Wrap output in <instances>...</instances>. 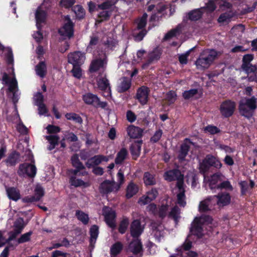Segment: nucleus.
<instances>
[{
	"label": "nucleus",
	"mask_w": 257,
	"mask_h": 257,
	"mask_svg": "<svg viewBox=\"0 0 257 257\" xmlns=\"http://www.w3.org/2000/svg\"><path fill=\"white\" fill-rule=\"evenodd\" d=\"M212 218L209 216L196 217L191 225L190 232L193 234L201 237L203 234V228L206 225H209V227H212L210 225L212 224Z\"/></svg>",
	"instance_id": "nucleus-1"
},
{
	"label": "nucleus",
	"mask_w": 257,
	"mask_h": 257,
	"mask_svg": "<svg viewBox=\"0 0 257 257\" xmlns=\"http://www.w3.org/2000/svg\"><path fill=\"white\" fill-rule=\"evenodd\" d=\"M256 98L254 96L250 98H242L240 101L239 105L240 113L247 118L250 117L256 108Z\"/></svg>",
	"instance_id": "nucleus-2"
},
{
	"label": "nucleus",
	"mask_w": 257,
	"mask_h": 257,
	"mask_svg": "<svg viewBox=\"0 0 257 257\" xmlns=\"http://www.w3.org/2000/svg\"><path fill=\"white\" fill-rule=\"evenodd\" d=\"M2 82L8 86V90L13 94V100L14 103L18 102L20 93L19 92L18 82L15 76L10 78L6 73H4L2 78Z\"/></svg>",
	"instance_id": "nucleus-3"
},
{
	"label": "nucleus",
	"mask_w": 257,
	"mask_h": 257,
	"mask_svg": "<svg viewBox=\"0 0 257 257\" xmlns=\"http://www.w3.org/2000/svg\"><path fill=\"white\" fill-rule=\"evenodd\" d=\"M96 83L98 88L102 91V95L108 97L111 95V89L109 80L106 75L101 74L96 78Z\"/></svg>",
	"instance_id": "nucleus-4"
},
{
	"label": "nucleus",
	"mask_w": 257,
	"mask_h": 257,
	"mask_svg": "<svg viewBox=\"0 0 257 257\" xmlns=\"http://www.w3.org/2000/svg\"><path fill=\"white\" fill-rule=\"evenodd\" d=\"M59 33L63 39L70 38L73 35V24L68 16L65 17L64 24L59 30Z\"/></svg>",
	"instance_id": "nucleus-5"
},
{
	"label": "nucleus",
	"mask_w": 257,
	"mask_h": 257,
	"mask_svg": "<svg viewBox=\"0 0 257 257\" xmlns=\"http://www.w3.org/2000/svg\"><path fill=\"white\" fill-rule=\"evenodd\" d=\"M117 1V0H107L103 4L98 6V9L103 11L99 14L98 17L100 20H97L96 22L100 23L104 20H107L109 18L110 13L106 11V10L111 9Z\"/></svg>",
	"instance_id": "nucleus-6"
},
{
	"label": "nucleus",
	"mask_w": 257,
	"mask_h": 257,
	"mask_svg": "<svg viewBox=\"0 0 257 257\" xmlns=\"http://www.w3.org/2000/svg\"><path fill=\"white\" fill-rule=\"evenodd\" d=\"M83 100L86 104H91L97 107L105 108L107 105V103L106 102L100 101L97 95L91 93H88L83 95Z\"/></svg>",
	"instance_id": "nucleus-7"
},
{
	"label": "nucleus",
	"mask_w": 257,
	"mask_h": 257,
	"mask_svg": "<svg viewBox=\"0 0 257 257\" xmlns=\"http://www.w3.org/2000/svg\"><path fill=\"white\" fill-rule=\"evenodd\" d=\"M211 166L219 169L222 167V164L217 158L211 155H208L200 163V169L201 171L205 172L208 167Z\"/></svg>",
	"instance_id": "nucleus-8"
},
{
	"label": "nucleus",
	"mask_w": 257,
	"mask_h": 257,
	"mask_svg": "<svg viewBox=\"0 0 257 257\" xmlns=\"http://www.w3.org/2000/svg\"><path fill=\"white\" fill-rule=\"evenodd\" d=\"M107 59L105 55L101 57L94 59L90 65L89 70L91 72H96L99 70L104 71L106 68Z\"/></svg>",
	"instance_id": "nucleus-9"
},
{
	"label": "nucleus",
	"mask_w": 257,
	"mask_h": 257,
	"mask_svg": "<svg viewBox=\"0 0 257 257\" xmlns=\"http://www.w3.org/2000/svg\"><path fill=\"white\" fill-rule=\"evenodd\" d=\"M37 169L34 164L24 163L19 166L18 174L20 176L34 177L36 174Z\"/></svg>",
	"instance_id": "nucleus-10"
},
{
	"label": "nucleus",
	"mask_w": 257,
	"mask_h": 257,
	"mask_svg": "<svg viewBox=\"0 0 257 257\" xmlns=\"http://www.w3.org/2000/svg\"><path fill=\"white\" fill-rule=\"evenodd\" d=\"M119 188L120 185L114 181L106 180L100 184L99 191L102 194H108L110 192H116Z\"/></svg>",
	"instance_id": "nucleus-11"
},
{
	"label": "nucleus",
	"mask_w": 257,
	"mask_h": 257,
	"mask_svg": "<svg viewBox=\"0 0 257 257\" xmlns=\"http://www.w3.org/2000/svg\"><path fill=\"white\" fill-rule=\"evenodd\" d=\"M175 193L177 194V203L182 207H184L186 205V197L185 195V189L183 185V182L181 179L179 180L176 187L175 189Z\"/></svg>",
	"instance_id": "nucleus-12"
},
{
	"label": "nucleus",
	"mask_w": 257,
	"mask_h": 257,
	"mask_svg": "<svg viewBox=\"0 0 257 257\" xmlns=\"http://www.w3.org/2000/svg\"><path fill=\"white\" fill-rule=\"evenodd\" d=\"M212 197L213 200V203L215 205L217 204L219 207L227 205L231 201V197L229 194L226 192L218 193Z\"/></svg>",
	"instance_id": "nucleus-13"
},
{
	"label": "nucleus",
	"mask_w": 257,
	"mask_h": 257,
	"mask_svg": "<svg viewBox=\"0 0 257 257\" xmlns=\"http://www.w3.org/2000/svg\"><path fill=\"white\" fill-rule=\"evenodd\" d=\"M103 215L104 216L106 224L111 228L115 227V212L111 208L108 207H104L103 208Z\"/></svg>",
	"instance_id": "nucleus-14"
},
{
	"label": "nucleus",
	"mask_w": 257,
	"mask_h": 257,
	"mask_svg": "<svg viewBox=\"0 0 257 257\" xmlns=\"http://www.w3.org/2000/svg\"><path fill=\"white\" fill-rule=\"evenodd\" d=\"M102 42L105 46V49L107 51L113 50L117 45L115 37L111 32L105 34L102 38Z\"/></svg>",
	"instance_id": "nucleus-15"
},
{
	"label": "nucleus",
	"mask_w": 257,
	"mask_h": 257,
	"mask_svg": "<svg viewBox=\"0 0 257 257\" xmlns=\"http://www.w3.org/2000/svg\"><path fill=\"white\" fill-rule=\"evenodd\" d=\"M235 107L234 102L227 100L222 102L220 106V111L224 117H229L232 115Z\"/></svg>",
	"instance_id": "nucleus-16"
},
{
	"label": "nucleus",
	"mask_w": 257,
	"mask_h": 257,
	"mask_svg": "<svg viewBox=\"0 0 257 257\" xmlns=\"http://www.w3.org/2000/svg\"><path fill=\"white\" fill-rule=\"evenodd\" d=\"M68 62L73 66H80L83 64L85 60V54L79 51L70 53L68 56Z\"/></svg>",
	"instance_id": "nucleus-17"
},
{
	"label": "nucleus",
	"mask_w": 257,
	"mask_h": 257,
	"mask_svg": "<svg viewBox=\"0 0 257 257\" xmlns=\"http://www.w3.org/2000/svg\"><path fill=\"white\" fill-rule=\"evenodd\" d=\"M224 177L221 173L214 174L210 177L204 176V180L207 183L211 189H218L219 183V182L221 181Z\"/></svg>",
	"instance_id": "nucleus-18"
},
{
	"label": "nucleus",
	"mask_w": 257,
	"mask_h": 257,
	"mask_svg": "<svg viewBox=\"0 0 257 257\" xmlns=\"http://www.w3.org/2000/svg\"><path fill=\"white\" fill-rule=\"evenodd\" d=\"M149 93V88L147 86H142L137 91L136 98L141 104L145 105L148 101Z\"/></svg>",
	"instance_id": "nucleus-19"
},
{
	"label": "nucleus",
	"mask_w": 257,
	"mask_h": 257,
	"mask_svg": "<svg viewBox=\"0 0 257 257\" xmlns=\"http://www.w3.org/2000/svg\"><path fill=\"white\" fill-rule=\"evenodd\" d=\"M216 6H219L220 8L223 10L225 8H229L231 5L225 0H210L206 5V8L209 12L213 11Z\"/></svg>",
	"instance_id": "nucleus-20"
},
{
	"label": "nucleus",
	"mask_w": 257,
	"mask_h": 257,
	"mask_svg": "<svg viewBox=\"0 0 257 257\" xmlns=\"http://www.w3.org/2000/svg\"><path fill=\"white\" fill-rule=\"evenodd\" d=\"M108 160L109 158L107 156L103 155H96L87 161L86 166L88 168H90L92 166L98 165L102 162H108Z\"/></svg>",
	"instance_id": "nucleus-21"
},
{
	"label": "nucleus",
	"mask_w": 257,
	"mask_h": 257,
	"mask_svg": "<svg viewBox=\"0 0 257 257\" xmlns=\"http://www.w3.org/2000/svg\"><path fill=\"white\" fill-rule=\"evenodd\" d=\"M164 178L165 180L169 181L177 180V184L180 179H181L182 181L183 182V177L181 175L180 172L178 170H170L166 172L164 174Z\"/></svg>",
	"instance_id": "nucleus-22"
},
{
	"label": "nucleus",
	"mask_w": 257,
	"mask_h": 257,
	"mask_svg": "<svg viewBox=\"0 0 257 257\" xmlns=\"http://www.w3.org/2000/svg\"><path fill=\"white\" fill-rule=\"evenodd\" d=\"M213 200L212 196H210L201 201L199 205V210L201 212H205L212 209L215 205L213 203Z\"/></svg>",
	"instance_id": "nucleus-23"
},
{
	"label": "nucleus",
	"mask_w": 257,
	"mask_h": 257,
	"mask_svg": "<svg viewBox=\"0 0 257 257\" xmlns=\"http://www.w3.org/2000/svg\"><path fill=\"white\" fill-rule=\"evenodd\" d=\"M201 53L211 65L221 54L219 52L216 51L214 49L206 50L203 51Z\"/></svg>",
	"instance_id": "nucleus-24"
},
{
	"label": "nucleus",
	"mask_w": 257,
	"mask_h": 257,
	"mask_svg": "<svg viewBox=\"0 0 257 257\" xmlns=\"http://www.w3.org/2000/svg\"><path fill=\"white\" fill-rule=\"evenodd\" d=\"M151 226L154 235L160 241L161 238L164 235V226L160 222H152Z\"/></svg>",
	"instance_id": "nucleus-25"
},
{
	"label": "nucleus",
	"mask_w": 257,
	"mask_h": 257,
	"mask_svg": "<svg viewBox=\"0 0 257 257\" xmlns=\"http://www.w3.org/2000/svg\"><path fill=\"white\" fill-rule=\"evenodd\" d=\"M35 18L37 27L40 30L41 28L42 24L45 22L46 18V12L42 10L41 8H38L36 12Z\"/></svg>",
	"instance_id": "nucleus-26"
},
{
	"label": "nucleus",
	"mask_w": 257,
	"mask_h": 257,
	"mask_svg": "<svg viewBox=\"0 0 257 257\" xmlns=\"http://www.w3.org/2000/svg\"><path fill=\"white\" fill-rule=\"evenodd\" d=\"M143 229L144 228L141 225L140 221L134 220L132 222L131 227L132 235L134 237L139 236L142 233Z\"/></svg>",
	"instance_id": "nucleus-27"
},
{
	"label": "nucleus",
	"mask_w": 257,
	"mask_h": 257,
	"mask_svg": "<svg viewBox=\"0 0 257 257\" xmlns=\"http://www.w3.org/2000/svg\"><path fill=\"white\" fill-rule=\"evenodd\" d=\"M72 164L73 167L76 168L75 170L70 171L74 175H77L79 170L84 169L83 164L80 162L78 155H74L71 158Z\"/></svg>",
	"instance_id": "nucleus-28"
},
{
	"label": "nucleus",
	"mask_w": 257,
	"mask_h": 257,
	"mask_svg": "<svg viewBox=\"0 0 257 257\" xmlns=\"http://www.w3.org/2000/svg\"><path fill=\"white\" fill-rule=\"evenodd\" d=\"M126 131L128 136L131 138L133 139L139 138L141 136L142 133V131L141 128L133 125L128 126Z\"/></svg>",
	"instance_id": "nucleus-29"
},
{
	"label": "nucleus",
	"mask_w": 257,
	"mask_h": 257,
	"mask_svg": "<svg viewBox=\"0 0 257 257\" xmlns=\"http://www.w3.org/2000/svg\"><path fill=\"white\" fill-rule=\"evenodd\" d=\"M195 64L197 69L200 70L207 69L211 65L202 53L200 54L199 57L196 61Z\"/></svg>",
	"instance_id": "nucleus-30"
},
{
	"label": "nucleus",
	"mask_w": 257,
	"mask_h": 257,
	"mask_svg": "<svg viewBox=\"0 0 257 257\" xmlns=\"http://www.w3.org/2000/svg\"><path fill=\"white\" fill-rule=\"evenodd\" d=\"M160 55L161 52L158 49L154 50L149 54L148 61L142 66L143 68H146L154 61L158 60L160 58Z\"/></svg>",
	"instance_id": "nucleus-31"
},
{
	"label": "nucleus",
	"mask_w": 257,
	"mask_h": 257,
	"mask_svg": "<svg viewBox=\"0 0 257 257\" xmlns=\"http://www.w3.org/2000/svg\"><path fill=\"white\" fill-rule=\"evenodd\" d=\"M8 197L14 201H17L21 198L20 191L15 187H9L6 189Z\"/></svg>",
	"instance_id": "nucleus-32"
},
{
	"label": "nucleus",
	"mask_w": 257,
	"mask_h": 257,
	"mask_svg": "<svg viewBox=\"0 0 257 257\" xmlns=\"http://www.w3.org/2000/svg\"><path fill=\"white\" fill-rule=\"evenodd\" d=\"M131 80L128 78L124 77L120 79V83L117 87L118 92H123L128 90L131 87Z\"/></svg>",
	"instance_id": "nucleus-33"
},
{
	"label": "nucleus",
	"mask_w": 257,
	"mask_h": 257,
	"mask_svg": "<svg viewBox=\"0 0 257 257\" xmlns=\"http://www.w3.org/2000/svg\"><path fill=\"white\" fill-rule=\"evenodd\" d=\"M139 191V186L133 182H131L126 188V196L127 198L132 197Z\"/></svg>",
	"instance_id": "nucleus-34"
},
{
	"label": "nucleus",
	"mask_w": 257,
	"mask_h": 257,
	"mask_svg": "<svg viewBox=\"0 0 257 257\" xmlns=\"http://www.w3.org/2000/svg\"><path fill=\"white\" fill-rule=\"evenodd\" d=\"M204 10L205 8L203 7L191 11L188 14L189 19L192 21H197L199 20L201 17Z\"/></svg>",
	"instance_id": "nucleus-35"
},
{
	"label": "nucleus",
	"mask_w": 257,
	"mask_h": 257,
	"mask_svg": "<svg viewBox=\"0 0 257 257\" xmlns=\"http://www.w3.org/2000/svg\"><path fill=\"white\" fill-rule=\"evenodd\" d=\"M45 138L49 143V146L48 148L49 150H52L55 148L56 146L58 144V142L60 139L59 137L57 135L46 136H45Z\"/></svg>",
	"instance_id": "nucleus-36"
},
{
	"label": "nucleus",
	"mask_w": 257,
	"mask_h": 257,
	"mask_svg": "<svg viewBox=\"0 0 257 257\" xmlns=\"http://www.w3.org/2000/svg\"><path fill=\"white\" fill-rule=\"evenodd\" d=\"M35 71L37 75L41 78L45 76L47 73L46 65L44 62H41L35 67Z\"/></svg>",
	"instance_id": "nucleus-37"
},
{
	"label": "nucleus",
	"mask_w": 257,
	"mask_h": 257,
	"mask_svg": "<svg viewBox=\"0 0 257 257\" xmlns=\"http://www.w3.org/2000/svg\"><path fill=\"white\" fill-rule=\"evenodd\" d=\"M142 142L137 141L134 142L131 146V152L135 159H136L140 154Z\"/></svg>",
	"instance_id": "nucleus-38"
},
{
	"label": "nucleus",
	"mask_w": 257,
	"mask_h": 257,
	"mask_svg": "<svg viewBox=\"0 0 257 257\" xmlns=\"http://www.w3.org/2000/svg\"><path fill=\"white\" fill-rule=\"evenodd\" d=\"M90 245L93 246L98 235V227L97 225H94L91 227L90 229Z\"/></svg>",
	"instance_id": "nucleus-39"
},
{
	"label": "nucleus",
	"mask_w": 257,
	"mask_h": 257,
	"mask_svg": "<svg viewBox=\"0 0 257 257\" xmlns=\"http://www.w3.org/2000/svg\"><path fill=\"white\" fill-rule=\"evenodd\" d=\"M189 140L186 139L184 143L182 144L181 147V151L179 155V158L180 160H183L187 155L189 149V144H190Z\"/></svg>",
	"instance_id": "nucleus-40"
},
{
	"label": "nucleus",
	"mask_w": 257,
	"mask_h": 257,
	"mask_svg": "<svg viewBox=\"0 0 257 257\" xmlns=\"http://www.w3.org/2000/svg\"><path fill=\"white\" fill-rule=\"evenodd\" d=\"M20 155L16 152L13 153L9 156L5 162L7 166H15L19 161Z\"/></svg>",
	"instance_id": "nucleus-41"
},
{
	"label": "nucleus",
	"mask_w": 257,
	"mask_h": 257,
	"mask_svg": "<svg viewBox=\"0 0 257 257\" xmlns=\"http://www.w3.org/2000/svg\"><path fill=\"white\" fill-rule=\"evenodd\" d=\"M183 25L182 24L179 25L175 29H173L169 31L164 37L165 40H168L173 37L179 35L182 32Z\"/></svg>",
	"instance_id": "nucleus-42"
},
{
	"label": "nucleus",
	"mask_w": 257,
	"mask_h": 257,
	"mask_svg": "<svg viewBox=\"0 0 257 257\" xmlns=\"http://www.w3.org/2000/svg\"><path fill=\"white\" fill-rule=\"evenodd\" d=\"M130 248L134 253H138L142 250V244L140 241L135 239L130 244Z\"/></svg>",
	"instance_id": "nucleus-43"
},
{
	"label": "nucleus",
	"mask_w": 257,
	"mask_h": 257,
	"mask_svg": "<svg viewBox=\"0 0 257 257\" xmlns=\"http://www.w3.org/2000/svg\"><path fill=\"white\" fill-rule=\"evenodd\" d=\"M75 215L77 218L84 224H87L88 223L89 218L87 213L78 210L76 211Z\"/></svg>",
	"instance_id": "nucleus-44"
},
{
	"label": "nucleus",
	"mask_w": 257,
	"mask_h": 257,
	"mask_svg": "<svg viewBox=\"0 0 257 257\" xmlns=\"http://www.w3.org/2000/svg\"><path fill=\"white\" fill-rule=\"evenodd\" d=\"M127 155V151L125 149L122 148L117 154L115 159V163L116 164L121 163L126 158Z\"/></svg>",
	"instance_id": "nucleus-45"
},
{
	"label": "nucleus",
	"mask_w": 257,
	"mask_h": 257,
	"mask_svg": "<svg viewBox=\"0 0 257 257\" xmlns=\"http://www.w3.org/2000/svg\"><path fill=\"white\" fill-rule=\"evenodd\" d=\"M72 176L70 179V183L71 185L74 186L75 187H79V186H88L89 185L88 183L87 182H85L81 179H77L76 177Z\"/></svg>",
	"instance_id": "nucleus-46"
},
{
	"label": "nucleus",
	"mask_w": 257,
	"mask_h": 257,
	"mask_svg": "<svg viewBox=\"0 0 257 257\" xmlns=\"http://www.w3.org/2000/svg\"><path fill=\"white\" fill-rule=\"evenodd\" d=\"M233 14L230 12H227L221 14L218 19V22L220 24L228 23L230 22Z\"/></svg>",
	"instance_id": "nucleus-47"
},
{
	"label": "nucleus",
	"mask_w": 257,
	"mask_h": 257,
	"mask_svg": "<svg viewBox=\"0 0 257 257\" xmlns=\"http://www.w3.org/2000/svg\"><path fill=\"white\" fill-rule=\"evenodd\" d=\"M0 50H3L6 53L7 61L8 63H13L14 61L12 50L10 48H4L0 44Z\"/></svg>",
	"instance_id": "nucleus-48"
},
{
	"label": "nucleus",
	"mask_w": 257,
	"mask_h": 257,
	"mask_svg": "<svg viewBox=\"0 0 257 257\" xmlns=\"http://www.w3.org/2000/svg\"><path fill=\"white\" fill-rule=\"evenodd\" d=\"M244 26L239 24L234 26L231 30V33L235 36L240 37L244 33Z\"/></svg>",
	"instance_id": "nucleus-49"
},
{
	"label": "nucleus",
	"mask_w": 257,
	"mask_h": 257,
	"mask_svg": "<svg viewBox=\"0 0 257 257\" xmlns=\"http://www.w3.org/2000/svg\"><path fill=\"white\" fill-rule=\"evenodd\" d=\"M144 181L146 185H153L155 184V179L153 175L146 172L144 176Z\"/></svg>",
	"instance_id": "nucleus-50"
},
{
	"label": "nucleus",
	"mask_w": 257,
	"mask_h": 257,
	"mask_svg": "<svg viewBox=\"0 0 257 257\" xmlns=\"http://www.w3.org/2000/svg\"><path fill=\"white\" fill-rule=\"evenodd\" d=\"M65 117L68 120H73L76 123H81L82 122L81 117L74 113H67L65 114Z\"/></svg>",
	"instance_id": "nucleus-51"
},
{
	"label": "nucleus",
	"mask_w": 257,
	"mask_h": 257,
	"mask_svg": "<svg viewBox=\"0 0 257 257\" xmlns=\"http://www.w3.org/2000/svg\"><path fill=\"white\" fill-rule=\"evenodd\" d=\"M44 195V191L43 188L40 185H36L34 190V195L33 196L37 199V201L40 200Z\"/></svg>",
	"instance_id": "nucleus-52"
},
{
	"label": "nucleus",
	"mask_w": 257,
	"mask_h": 257,
	"mask_svg": "<svg viewBox=\"0 0 257 257\" xmlns=\"http://www.w3.org/2000/svg\"><path fill=\"white\" fill-rule=\"evenodd\" d=\"M25 225L24 219L22 218H19L14 222V229L21 232Z\"/></svg>",
	"instance_id": "nucleus-53"
},
{
	"label": "nucleus",
	"mask_w": 257,
	"mask_h": 257,
	"mask_svg": "<svg viewBox=\"0 0 257 257\" xmlns=\"http://www.w3.org/2000/svg\"><path fill=\"white\" fill-rule=\"evenodd\" d=\"M147 14H144L143 16L136 21L138 29H142L146 26L147 19Z\"/></svg>",
	"instance_id": "nucleus-54"
},
{
	"label": "nucleus",
	"mask_w": 257,
	"mask_h": 257,
	"mask_svg": "<svg viewBox=\"0 0 257 257\" xmlns=\"http://www.w3.org/2000/svg\"><path fill=\"white\" fill-rule=\"evenodd\" d=\"M122 248V245L120 242H116L114 244L111 248V254L113 256H115L118 254Z\"/></svg>",
	"instance_id": "nucleus-55"
},
{
	"label": "nucleus",
	"mask_w": 257,
	"mask_h": 257,
	"mask_svg": "<svg viewBox=\"0 0 257 257\" xmlns=\"http://www.w3.org/2000/svg\"><path fill=\"white\" fill-rule=\"evenodd\" d=\"M241 68L247 74L254 73L257 70L256 66L253 65L251 64L241 65Z\"/></svg>",
	"instance_id": "nucleus-56"
},
{
	"label": "nucleus",
	"mask_w": 257,
	"mask_h": 257,
	"mask_svg": "<svg viewBox=\"0 0 257 257\" xmlns=\"http://www.w3.org/2000/svg\"><path fill=\"white\" fill-rule=\"evenodd\" d=\"M198 93L197 89H192L189 90L185 91L183 93V96L185 99H189L194 97Z\"/></svg>",
	"instance_id": "nucleus-57"
},
{
	"label": "nucleus",
	"mask_w": 257,
	"mask_h": 257,
	"mask_svg": "<svg viewBox=\"0 0 257 257\" xmlns=\"http://www.w3.org/2000/svg\"><path fill=\"white\" fill-rule=\"evenodd\" d=\"M204 131L205 133L211 135H214L220 132V130L217 127L212 125H209L205 127Z\"/></svg>",
	"instance_id": "nucleus-58"
},
{
	"label": "nucleus",
	"mask_w": 257,
	"mask_h": 257,
	"mask_svg": "<svg viewBox=\"0 0 257 257\" xmlns=\"http://www.w3.org/2000/svg\"><path fill=\"white\" fill-rule=\"evenodd\" d=\"M192 246V242L187 239L184 242V244L179 247L176 249L177 251H179L182 254L183 250L187 251L191 248Z\"/></svg>",
	"instance_id": "nucleus-59"
},
{
	"label": "nucleus",
	"mask_w": 257,
	"mask_h": 257,
	"mask_svg": "<svg viewBox=\"0 0 257 257\" xmlns=\"http://www.w3.org/2000/svg\"><path fill=\"white\" fill-rule=\"evenodd\" d=\"M73 11L79 19L82 18L85 15L83 8L79 5L75 6L73 8Z\"/></svg>",
	"instance_id": "nucleus-60"
},
{
	"label": "nucleus",
	"mask_w": 257,
	"mask_h": 257,
	"mask_svg": "<svg viewBox=\"0 0 257 257\" xmlns=\"http://www.w3.org/2000/svg\"><path fill=\"white\" fill-rule=\"evenodd\" d=\"M32 234V232L29 231L28 232L22 234L20 237H19L17 240L18 242L20 243H23L26 242H27L30 240V237L31 235Z\"/></svg>",
	"instance_id": "nucleus-61"
},
{
	"label": "nucleus",
	"mask_w": 257,
	"mask_h": 257,
	"mask_svg": "<svg viewBox=\"0 0 257 257\" xmlns=\"http://www.w3.org/2000/svg\"><path fill=\"white\" fill-rule=\"evenodd\" d=\"M179 214L180 210L179 208L177 206H175L171 210L169 216L172 217L175 222H177L180 217Z\"/></svg>",
	"instance_id": "nucleus-62"
},
{
	"label": "nucleus",
	"mask_w": 257,
	"mask_h": 257,
	"mask_svg": "<svg viewBox=\"0 0 257 257\" xmlns=\"http://www.w3.org/2000/svg\"><path fill=\"white\" fill-rule=\"evenodd\" d=\"M129 224V220L127 218H124L120 222L118 230L121 233L125 232Z\"/></svg>",
	"instance_id": "nucleus-63"
},
{
	"label": "nucleus",
	"mask_w": 257,
	"mask_h": 257,
	"mask_svg": "<svg viewBox=\"0 0 257 257\" xmlns=\"http://www.w3.org/2000/svg\"><path fill=\"white\" fill-rule=\"evenodd\" d=\"M47 133L52 135H55L60 131V128L57 126L49 124L46 127Z\"/></svg>",
	"instance_id": "nucleus-64"
}]
</instances>
